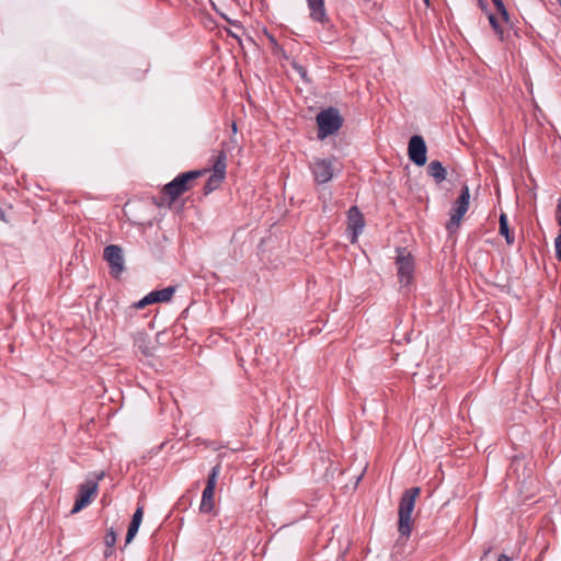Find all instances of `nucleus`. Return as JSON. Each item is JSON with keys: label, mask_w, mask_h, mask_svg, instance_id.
Returning <instances> with one entry per match:
<instances>
[{"label": "nucleus", "mask_w": 561, "mask_h": 561, "mask_svg": "<svg viewBox=\"0 0 561 561\" xmlns=\"http://www.w3.org/2000/svg\"><path fill=\"white\" fill-rule=\"evenodd\" d=\"M420 492V488H411L405 490L400 499L398 530L401 536H409L411 534V515Z\"/></svg>", "instance_id": "obj_1"}, {"label": "nucleus", "mask_w": 561, "mask_h": 561, "mask_svg": "<svg viewBox=\"0 0 561 561\" xmlns=\"http://www.w3.org/2000/svg\"><path fill=\"white\" fill-rule=\"evenodd\" d=\"M206 173V170H193L179 174L175 179L164 185L163 193L170 202H174L182 194L191 188V182Z\"/></svg>", "instance_id": "obj_2"}, {"label": "nucleus", "mask_w": 561, "mask_h": 561, "mask_svg": "<svg viewBox=\"0 0 561 561\" xmlns=\"http://www.w3.org/2000/svg\"><path fill=\"white\" fill-rule=\"evenodd\" d=\"M318 124V138L323 140L330 135L336 133L343 125V117L340 115L339 110L329 107L322 110L317 115Z\"/></svg>", "instance_id": "obj_3"}, {"label": "nucleus", "mask_w": 561, "mask_h": 561, "mask_svg": "<svg viewBox=\"0 0 561 561\" xmlns=\"http://www.w3.org/2000/svg\"><path fill=\"white\" fill-rule=\"evenodd\" d=\"M213 160V173L208 178L207 182L204 185V194L208 195L215 190L219 187L221 182L226 178V169H227V153L224 149L219 150L216 154L211 157Z\"/></svg>", "instance_id": "obj_4"}, {"label": "nucleus", "mask_w": 561, "mask_h": 561, "mask_svg": "<svg viewBox=\"0 0 561 561\" xmlns=\"http://www.w3.org/2000/svg\"><path fill=\"white\" fill-rule=\"evenodd\" d=\"M469 203L470 191L468 185L463 184L461 187L460 195L458 196L451 208L450 218L446 224V229L448 230V232L453 233L459 228L460 221L469 208Z\"/></svg>", "instance_id": "obj_5"}, {"label": "nucleus", "mask_w": 561, "mask_h": 561, "mask_svg": "<svg viewBox=\"0 0 561 561\" xmlns=\"http://www.w3.org/2000/svg\"><path fill=\"white\" fill-rule=\"evenodd\" d=\"M221 467L219 463L214 466L208 474L206 486L202 493V501L199 505V512L203 514L213 513L215 510V488L217 478L220 473Z\"/></svg>", "instance_id": "obj_6"}, {"label": "nucleus", "mask_w": 561, "mask_h": 561, "mask_svg": "<svg viewBox=\"0 0 561 561\" xmlns=\"http://www.w3.org/2000/svg\"><path fill=\"white\" fill-rule=\"evenodd\" d=\"M336 159L335 158H316L310 164V169L314 181L318 184H324L330 182L336 171Z\"/></svg>", "instance_id": "obj_7"}, {"label": "nucleus", "mask_w": 561, "mask_h": 561, "mask_svg": "<svg viewBox=\"0 0 561 561\" xmlns=\"http://www.w3.org/2000/svg\"><path fill=\"white\" fill-rule=\"evenodd\" d=\"M396 264L398 267L399 280L403 285H409L413 279L414 260L411 253L405 249H398Z\"/></svg>", "instance_id": "obj_8"}, {"label": "nucleus", "mask_w": 561, "mask_h": 561, "mask_svg": "<svg viewBox=\"0 0 561 561\" xmlns=\"http://www.w3.org/2000/svg\"><path fill=\"white\" fill-rule=\"evenodd\" d=\"M103 257L110 266V274L114 278H118L125 268L122 248L116 244L105 247Z\"/></svg>", "instance_id": "obj_9"}, {"label": "nucleus", "mask_w": 561, "mask_h": 561, "mask_svg": "<svg viewBox=\"0 0 561 561\" xmlns=\"http://www.w3.org/2000/svg\"><path fill=\"white\" fill-rule=\"evenodd\" d=\"M98 481L88 480L80 484L71 514H76L91 503L92 496L98 492Z\"/></svg>", "instance_id": "obj_10"}, {"label": "nucleus", "mask_w": 561, "mask_h": 561, "mask_svg": "<svg viewBox=\"0 0 561 561\" xmlns=\"http://www.w3.org/2000/svg\"><path fill=\"white\" fill-rule=\"evenodd\" d=\"M426 144L422 136L414 135L409 140L408 154L410 160L417 167L426 163Z\"/></svg>", "instance_id": "obj_11"}, {"label": "nucleus", "mask_w": 561, "mask_h": 561, "mask_svg": "<svg viewBox=\"0 0 561 561\" xmlns=\"http://www.w3.org/2000/svg\"><path fill=\"white\" fill-rule=\"evenodd\" d=\"M348 229L352 231L351 242L355 243L357 237L362 233L365 220L363 214L356 206H352L347 211Z\"/></svg>", "instance_id": "obj_12"}, {"label": "nucleus", "mask_w": 561, "mask_h": 561, "mask_svg": "<svg viewBox=\"0 0 561 561\" xmlns=\"http://www.w3.org/2000/svg\"><path fill=\"white\" fill-rule=\"evenodd\" d=\"M313 22L325 24L329 22L324 0H306Z\"/></svg>", "instance_id": "obj_13"}, {"label": "nucleus", "mask_w": 561, "mask_h": 561, "mask_svg": "<svg viewBox=\"0 0 561 561\" xmlns=\"http://www.w3.org/2000/svg\"><path fill=\"white\" fill-rule=\"evenodd\" d=\"M427 174L434 179L436 184H440L447 178V171L438 160H432L427 164Z\"/></svg>", "instance_id": "obj_14"}, {"label": "nucleus", "mask_w": 561, "mask_h": 561, "mask_svg": "<svg viewBox=\"0 0 561 561\" xmlns=\"http://www.w3.org/2000/svg\"><path fill=\"white\" fill-rule=\"evenodd\" d=\"M176 290L175 286H168L165 288L153 290L150 294L153 304L170 301Z\"/></svg>", "instance_id": "obj_15"}, {"label": "nucleus", "mask_w": 561, "mask_h": 561, "mask_svg": "<svg viewBox=\"0 0 561 561\" xmlns=\"http://www.w3.org/2000/svg\"><path fill=\"white\" fill-rule=\"evenodd\" d=\"M500 234L505 238L507 244L512 245L515 242L514 236L511 233L508 227L507 216L504 213L500 215Z\"/></svg>", "instance_id": "obj_16"}, {"label": "nucleus", "mask_w": 561, "mask_h": 561, "mask_svg": "<svg viewBox=\"0 0 561 561\" xmlns=\"http://www.w3.org/2000/svg\"><path fill=\"white\" fill-rule=\"evenodd\" d=\"M136 346L145 356L153 355V348L150 347L149 341L147 340V337L145 335H140L137 337Z\"/></svg>", "instance_id": "obj_17"}, {"label": "nucleus", "mask_w": 561, "mask_h": 561, "mask_svg": "<svg viewBox=\"0 0 561 561\" xmlns=\"http://www.w3.org/2000/svg\"><path fill=\"white\" fill-rule=\"evenodd\" d=\"M139 527H140V524L133 522V520L130 522L127 534H126V538H125L126 545H128L133 541V539L135 538V536L137 535V533L139 530Z\"/></svg>", "instance_id": "obj_18"}, {"label": "nucleus", "mask_w": 561, "mask_h": 561, "mask_svg": "<svg viewBox=\"0 0 561 561\" xmlns=\"http://www.w3.org/2000/svg\"><path fill=\"white\" fill-rule=\"evenodd\" d=\"M293 68L299 73V76L304 82H307V83L310 82L306 67H304L302 65H299L297 62H294Z\"/></svg>", "instance_id": "obj_19"}, {"label": "nucleus", "mask_w": 561, "mask_h": 561, "mask_svg": "<svg viewBox=\"0 0 561 561\" xmlns=\"http://www.w3.org/2000/svg\"><path fill=\"white\" fill-rule=\"evenodd\" d=\"M153 304L152 299H151V296L150 294H148L147 296H145L142 299H140L139 301L135 302L133 305V307L135 309H141V308H145L146 306L148 305H151Z\"/></svg>", "instance_id": "obj_20"}, {"label": "nucleus", "mask_w": 561, "mask_h": 561, "mask_svg": "<svg viewBox=\"0 0 561 561\" xmlns=\"http://www.w3.org/2000/svg\"><path fill=\"white\" fill-rule=\"evenodd\" d=\"M489 22H490V24H491L492 28L495 31V33H497V34H500V35H502V34H503V31H502V28H501V26H500V24H499V21H497V19L495 18V15H494V14H490V15H489Z\"/></svg>", "instance_id": "obj_21"}, {"label": "nucleus", "mask_w": 561, "mask_h": 561, "mask_svg": "<svg viewBox=\"0 0 561 561\" xmlns=\"http://www.w3.org/2000/svg\"><path fill=\"white\" fill-rule=\"evenodd\" d=\"M116 542V534L113 529H110L105 535V543L107 547H113Z\"/></svg>", "instance_id": "obj_22"}, {"label": "nucleus", "mask_w": 561, "mask_h": 561, "mask_svg": "<svg viewBox=\"0 0 561 561\" xmlns=\"http://www.w3.org/2000/svg\"><path fill=\"white\" fill-rule=\"evenodd\" d=\"M142 516H144V508L141 506H138L137 510L135 511L134 515H133L131 520L136 522L138 524H141Z\"/></svg>", "instance_id": "obj_23"}, {"label": "nucleus", "mask_w": 561, "mask_h": 561, "mask_svg": "<svg viewBox=\"0 0 561 561\" xmlns=\"http://www.w3.org/2000/svg\"><path fill=\"white\" fill-rule=\"evenodd\" d=\"M557 220H558V224L560 226V231H561V198L559 199L558 206H557Z\"/></svg>", "instance_id": "obj_24"}, {"label": "nucleus", "mask_w": 561, "mask_h": 561, "mask_svg": "<svg viewBox=\"0 0 561 561\" xmlns=\"http://www.w3.org/2000/svg\"><path fill=\"white\" fill-rule=\"evenodd\" d=\"M554 249H561V231L559 232L558 237L554 240Z\"/></svg>", "instance_id": "obj_25"}, {"label": "nucleus", "mask_w": 561, "mask_h": 561, "mask_svg": "<svg viewBox=\"0 0 561 561\" xmlns=\"http://www.w3.org/2000/svg\"><path fill=\"white\" fill-rule=\"evenodd\" d=\"M494 5H495V8H496V10H497V12H499V13H502L503 11H505V10H506V8H505V5H504V2H503V1H502L501 3H496V4H494Z\"/></svg>", "instance_id": "obj_26"}, {"label": "nucleus", "mask_w": 561, "mask_h": 561, "mask_svg": "<svg viewBox=\"0 0 561 561\" xmlns=\"http://www.w3.org/2000/svg\"><path fill=\"white\" fill-rule=\"evenodd\" d=\"M494 5H495V8H496V10H497V12H499V13H502L503 11H505V10H506V8H505V5H504V2H503V1H502L501 3H496V4H494Z\"/></svg>", "instance_id": "obj_27"}, {"label": "nucleus", "mask_w": 561, "mask_h": 561, "mask_svg": "<svg viewBox=\"0 0 561 561\" xmlns=\"http://www.w3.org/2000/svg\"><path fill=\"white\" fill-rule=\"evenodd\" d=\"M497 561H512L511 558L504 553L500 554Z\"/></svg>", "instance_id": "obj_28"}, {"label": "nucleus", "mask_w": 561, "mask_h": 561, "mask_svg": "<svg viewBox=\"0 0 561 561\" xmlns=\"http://www.w3.org/2000/svg\"><path fill=\"white\" fill-rule=\"evenodd\" d=\"M501 16L503 18L504 21L508 22L510 20V15H508V12L507 10L503 11L502 13H500Z\"/></svg>", "instance_id": "obj_29"}, {"label": "nucleus", "mask_w": 561, "mask_h": 561, "mask_svg": "<svg viewBox=\"0 0 561 561\" xmlns=\"http://www.w3.org/2000/svg\"><path fill=\"white\" fill-rule=\"evenodd\" d=\"M0 220L5 221V214L1 207H0Z\"/></svg>", "instance_id": "obj_30"}, {"label": "nucleus", "mask_w": 561, "mask_h": 561, "mask_svg": "<svg viewBox=\"0 0 561 561\" xmlns=\"http://www.w3.org/2000/svg\"><path fill=\"white\" fill-rule=\"evenodd\" d=\"M556 257L561 261V249H556Z\"/></svg>", "instance_id": "obj_31"}, {"label": "nucleus", "mask_w": 561, "mask_h": 561, "mask_svg": "<svg viewBox=\"0 0 561 561\" xmlns=\"http://www.w3.org/2000/svg\"><path fill=\"white\" fill-rule=\"evenodd\" d=\"M103 477H104V472H100V473L98 474V477H96V480H95V481H98V482H99V480H102V479H103Z\"/></svg>", "instance_id": "obj_32"}, {"label": "nucleus", "mask_w": 561, "mask_h": 561, "mask_svg": "<svg viewBox=\"0 0 561 561\" xmlns=\"http://www.w3.org/2000/svg\"><path fill=\"white\" fill-rule=\"evenodd\" d=\"M492 2H493L494 4H496V3H501V2H502V0H492Z\"/></svg>", "instance_id": "obj_33"}, {"label": "nucleus", "mask_w": 561, "mask_h": 561, "mask_svg": "<svg viewBox=\"0 0 561 561\" xmlns=\"http://www.w3.org/2000/svg\"><path fill=\"white\" fill-rule=\"evenodd\" d=\"M492 2H493L494 4H496V3H501V2H502V0H492Z\"/></svg>", "instance_id": "obj_34"}, {"label": "nucleus", "mask_w": 561, "mask_h": 561, "mask_svg": "<svg viewBox=\"0 0 561 561\" xmlns=\"http://www.w3.org/2000/svg\"><path fill=\"white\" fill-rule=\"evenodd\" d=\"M232 128H233L234 131L237 130V125L234 123L232 125Z\"/></svg>", "instance_id": "obj_35"}, {"label": "nucleus", "mask_w": 561, "mask_h": 561, "mask_svg": "<svg viewBox=\"0 0 561 561\" xmlns=\"http://www.w3.org/2000/svg\"><path fill=\"white\" fill-rule=\"evenodd\" d=\"M270 39H271L272 43H275L274 37L271 36Z\"/></svg>", "instance_id": "obj_36"}, {"label": "nucleus", "mask_w": 561, "mask_h": 561, "mask_svg": "<svg viewBox=\"0 0 561 561\" xmlns=\"http://www.w3.org/2000/svg\"><path fill=\"white\" fill-rule=\"evenodd\" d=\"M426 3H428V0H424Z\"/></svg>", "instance_id": "obj_37"}]
</instances>
